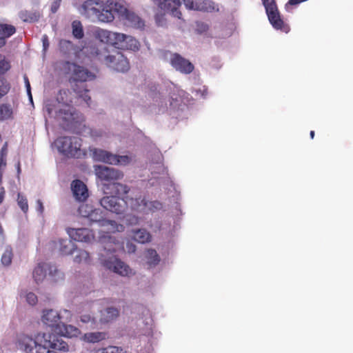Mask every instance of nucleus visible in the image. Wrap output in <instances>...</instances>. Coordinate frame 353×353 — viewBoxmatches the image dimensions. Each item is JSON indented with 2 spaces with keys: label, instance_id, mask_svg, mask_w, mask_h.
I'll list each match as a JSON object with an SVG mask.
<instances>
[{
  "label": "nucleus",
  "instance_id": "f257e3e1",
  "mask_svg": "<svg viewBox=\"0 0 353 353\" xmlns=\"http://www.w3.org/2000/svg\"><path fill=\"white\" fill-rule=\"evenodd\" d=\"M17 343L19 349L24 353H57V351H68L66 342L46 332H39L34 336L21 334L19 335Z\"/></svg>",
  "mask_w": 353,
  "mask_h": 353
},
{
  "label": "nucleus",
  "instance_id": "f03ea898",
  "mask_svg": "<svg viewBox=\"0 0 353 353\" xmlns=\"http://www.w3.org/2000/svg\"><path fill=\"white\" fill-rule=\"evenodd\" d=\"M115 5L122 4L114 0H85L81 5L80 12L87 17L95 16L103 23H110L115 19Z\"/></svg>",
  "mask_w": 353,
  "mask_h": 353
},
{
  "label": "nucleus",
  "instance_id": "7ed1b4c3",
  "mask_svg": "<svg viewBox=\"0 0 353 353\" xmlns=\"http://www.w3.org/2000/svg\"><path fill=\"white\" fill-rule=\"evenodd\" d=\"M95 37L101 43L112 45L117 48L132 51H136L139 48V41L134 37L123 33L98 29L95 32Z\"/></svg>",
  "mask_w": 353,
  "mask_h": 353
},
{
  "label": "nucleus",
  "instance_id": "20e7f679",
  "mask_svg": "<svg viewBox=\"0 0 353 353\" xmlns=\"http://www.w3.org/2000/svg\"><path fill=\"white\" fill-rule=\"evenodd\" d=\"M68 65V70L72 73V79L80 83L76 84L74 87V91L78 94L79 97L84 100L88 106H90V97L88 95V90L84 83L87 81L94 79V75L89 72L87 69L82 66H79L75 63L66 62Z\"/></svg>",
  "mask_w": 353,
  "mask_h": 353
},
{
  "label": "nucleus",
  "instance_id": "39448f33",
  "mask_svg": "<svg viewBox=\"0 0 353 353\" xmlns=\"http://www.w3.org/2000/svg\"><path fill=\"white\" fill-rule=\"evenodd\" d=\"M59 152L68 157L78 158L81 157V139L72 137H63L55 140Z\"/></svg>",
  "mask_w": 353,
  "mask_h": 353
},
{
  "label": "nucleus",
  "instance_id": "423d86ee",
  "mask_svg": "<svg viewBox=\"0 0 353 353\" xmlns=\"http://www.w3.org/2000/svg\"><path fill=\"white\" fill-rule=\"evenodd\" d=\"M46 270H48L50 276L53 278L54 281L63 279V274L56 266L41 263H38L33 270V279L35 280L36 283H39L44 280L45 277H46Z\"/></svg>",
  "mask_w": 353,
  "mask_h": 353
},
{
  "label": "nucleus",
  "instance_id": "0eeeda50",
  "mask_svg": "<svg viewBox=\"0 0 353 353\" xmlns=\"http://www.w3.org/2000/svg\"><path fill=\"white\" fill-rule=\"evenodd\" d=\"M113 14H117L121 20L125 21L126 25L137 29H143L144 21L137 14L130 11L123 5H115Z\"/></svg>",
  "mask_w": 353,
  "mask_h": 353
},
{
  "label": "nucleus",
  "instance_id": "6e6552de",
  "mask_svg": "<svg viewBox=\"0 0 353 353\" xmlns=\"http://www.w3.org/2000/svg\"><path fill=\"white\" fill-rule=\"evenodd\" d=\"M93 155L96 160L107 164L126 165L130 162L127 155L118 156L101 149L94 150Z\"/></svg>",
  "mask_w": 353,
  "mask_h": 353
},
{
  "label": "nucleus",
  "instance_id": "1a4fd4ad",
  "mask_svg": "<svg viewBox=\"0 0 353 353\" xmlns=\"http://www.w3.org/2000/svg\"><path fill=\"white\" fill-rule=\"evenodd\" d=\"M104 61L108 67L117 72H125L129 70L128 60L121 52L117 50L105 56Z\"/></svg>",
  "mask_w": 353,
  "mask_h": 353
},
{
  "label": "nucleus",
  "instance_id": "9d476101",
  "mask_svg": "<svg viewBox=\"0 0 353 353\" xmlns=\"http://www.w3.org/2000/svg\"><path fill=\"white\" fill-rule=\"evenodd\" d=\"M101 206L103 208L117 214H122L126 211V203L124 199L116 196H106L101 199Z\"/></svg>",
  "mask_w": 353,
  "mask_h": 353
},
{
  "label": "nucleus",
  "instance_id": "9b49d317",
  "mask_svg": "<svg viewBox=\"0 0 353 353\" xmlns=\"http://www.w3.org/2000/svg\"><path fill=\"white\" fill-rule=\"evenodd\" d=\"M102 263L105 268L121 276H128L131 274L130 268L115 256H110L103 260Z\"/></svg>",
  "mask_w": 353,
  "mask_h": 353
},
{
  "label": "nucleus",
  "instance_id": "f8f14e48",
  "mask_svg": "<svg viewBox=\"0 0 353 353\" xmlns=\"http://www.w3.org/2000/svg\"><path fill=\"white\" fill-rule=\"evenodd\" d=\"M95 173L98 179L103 181L112 183L123 178V173L118 170L104 165L95 166Z\"/></svg>",
  "mask_w": 353,
  "mask_h": 353
},
{
  "label": "nucleus",
  "instance_id": "ddd939ff",
  "mask_svg": "<svg viewBox=\"0 0 353 353\" xmlns=\"http://www.w3.org/2000/svg\"><path fill=\"white\" fill-rule=\"evenodd\" d=\"M172 68L181 74H189L194 70L193 64L188 59L177 53H173L170 58Z\"/></svg>",
  "mask_w": 353,
  "mask_h": 353
},
{
  "label": "nucleus",
  "instance_id": "4468645a",
  "mask_svg": "<svg viewBox=\"0 0 353 353\" xmlns=\"http://www.w3.org/2000/svg\"><path fill=\"white\" fill-rule=\"evenodd\" d=\"M162 10L170 12L172 16L181 19L182 13L179 10L181 6L180 0H152Z\"/></svg>",
  "mask_w": 353,
  "mask_h": 353
},
{
  "label": "nucleus",
  "instance_id": "2eb2a0df",
  "mask_svg": "<svg viewBox=\"0 0 353 353\" xmlns=\"http://www.w3.org/2000/svg\"><path fill=\"white\" fill-rule=\"evenodd\" d=\"M265 12L268 14L269 23L273 28L283 33H288L290 31V27L281 18L278 10H266Z\"/></svg>",
  "mask_w": 353,
  "mask_h": 353
},
{
  "label": "nucleus",
  "instance_id": "dca6fc26",
  "mask_svg": "<svg viewBox=\"0 0 353 353\" xmlns=\"http://www.w3.org/2000/svg\"><path fill=\"white\" fill-rule=\"evenodd\" d=\"M68 233L70 239L78 242L89 243L94 239V234L88 228L70 229Z\"/></svg>",
  "mask_w": 353,
  "mask_h": 353
},
{
  "label": "nucleus",
  "instance_id": "f3484780",
  "mask_svg": "<svg viewBox=\"0 0 353 353\" xmlns=\"http://www.w3.org/2000/svg\"><path fill=\"white\" fill-rule=\"evenodd\" d=\"M72 195L79 202L85 201L88 197V188L84 183L79 179H74L70 184Z\"/></svg>",
  "mask_w": 353,
  "mask_h": 353
},
{
  "label": "nucleus",
  "instance_id": "a211bd4d",
  "mask_svg": "<svg viewBox=\"0 0 353 353\" xmlns=\"http://www.w3.org/2000/svg\"><path fill=\"white\" fill-rule=\"evenodd\" d=\"M103 190H104V193L106 194L120 197L121 196L128 194L129 191H130V188L125 184L112 182L104 184Z\"/></svg>",
  "mask_w": 353,
  "mask_h": 353
},
{
  "label": "nucleus",
  "instance_id": "6ab92c4d",
  "mask_svg": "<svg viewBox=\"0 0 353 353\" xmlns=\"http://www.w3.org/2000/svg\"><path fill=\"white\" fill-rule=\"evenodd\" d=\"M50 327L57 334L68 338L77 337L81 333L79 328L72 325H65L63 323Z\"/></svg>",
  "mask_w": 353,
  "mask_h": 353
},
{
  "label": "nucleus",
  "instance_id": "aec40b11",
  "mask_svg": "<svg viewBox=\"0 0 353 353\" xmlns=\"http://www.w3.org/2000/svg\"><path fill=\"white\" fill-rule=\"evenodd\" d=\"M74 108L71 105H59L55 110V117L63 122H72L74 119Z\"/></svg>",
  "mask_w": 353,
  "mask_h": 353
},
{
  "label": "nucleus",
  "instance_id": "412c9836",
  "mask_svg": "<svg viewBox=\"0 0 353 353\" xmlns=\"http://www.w3.org/2000/svg\"><path fill=\"white\" fill-rule=\"evenodd\" d=\"M122 199L125 201L126 208H130L132 211L141 212L145 210L146 207H148V201L141 196L136 198L126 196Z\"/></svg>",
  "mask_w": 353,
  "mask_h": 353
},
{
  "label": "nucleus",
  "instance_id": "4be33fe9",
  "mask_svg": "<svg viewBox=\"0 0 353 353\" xmlns=\"http://www.w3.org/2000/svg\"><path fill=\"white\" fill-rule=\"evenodd\" d=\"M60 319H61V317L57 311L52 309L43 310L41 321L44 325H47V327H54L57 325L61 324L62 322Z\"/></svg>",
  "mask_w": 353,
  "mask_h": 353
},
{
  "label": "nucleus",
  "instance_id": "5701e85b",
  "mask_svg": "<svg viewBox=\"0 0 353 353\" xmlns=\"http://www.w3.org/2000/svg\"><path fill=\"white\" fill-rule=\"evenodd\" d=\"M195 10L200 12H218L217 6L211 0H197L195 3Z\"/></svg>",
  "mask_w": 353,
  "mask_h": 353
},
{
  "label": "nucleus",
  "instance_id": "b1692460",
  "mask_svg": "<svg viewBox=\"0 0 353 353\" xmlns=\"http://www.w3.org/2000/svg\"><path fill=\"white\" fill-rule=\"evenodd\" d=\"M75 250V245L68 239L59 240V253L62 255H70Z\"/></svg>",
  "mask_w": 353,
  "mask_h": 353
},
{
  "label": "nucleus",
  "instance_id": "393cba45",
  "mask_svg": "<svg viewBox=\"0 0 353 353\" xmlns=\"http://www.w3.org/2000/svg\"><path fill=\"white\" fill-rule=\"evenodd\" d=\"M107 338L105 332H88L83 336V340L87 343H97L105 340Z\"/></svg>",
  "mask_w": 353,
  "mask_h": 353
},
{
  "label": "nucleus",
  "instance_id": "a878e982",
  "mask_svg": "<svg viewBox=\"0 0 353 353\" xmlns=\"http://www.w3.org/2000/svg\"><path fill=\"white\" fill-rule=\"evenodd\" d=\"M19 18H20L23 22L33 23L38 21L39 14L37 12L21 10L19 12Z\"/></svg>",
  "mask_w": 353,
  "mask_h": 353
},
{
  "label": "nucleus",
  "instance_id": "bb28decb",
  "mask_svg": "<svg viewBox=\"0 0 353 353\" xmlns=\"http://www.w3.org/2000/svg\"><path fill=\"white\" fill-rule=\"evenodd\" d=\"M16 33V28L11 24L0 23V38L6 39Z\"/></svg>",
  "mask_w": 353,
  "mask_h": 353
},
{
  "label": "nucleus",
  "instance_id": "cd10ccee",
  "mask_svg": "<svg viewBox=\"0 0 353 353\" xmlns=\"http://www.w3.org/2000/svg\"><path fill=\"white\" fill-rule=\"evenodd\" d=\"M134 240L140 243H148L150 241V234L145 230H138L134 232Z\"/></svg>",
  "mask_w": 353,
  "mask_h": 353
},
{
  "label": "nucleus",
  "instance_id": "c85d7f7f",
  "mask_svg": "<svg viewBox=\"0 0 353 353\" xmlns=\"http://www.w3.org/2000/svg\"><path fill=\"white\" fill-rule=\"evenodd\" d=\"M59 51L64 54H70L74 50V45L69 40L61 39L59 43Z\"/></svg>",
  "mask_w": 353,
  "mask_h": 353
},
{
  "label": "nucleus",
  "instance_id": "c756f323",
  "mask_svg": "<svg viewBox=\"0 0 353 353\" xmlns=\"http://www.w3.org/2000/svg\"><path fill=\"white\" fill-rule=\"evenodd\" d=\"M72 36L77 39H81L85 35L83 34V28L80 21L74 20L72 23Z\"/></svg>",
  "mask_w": 353,
  "mask_h": 353
},
{
  "label": "nucleus",
  "instance_id": "7c9ffc66",
  "mask_svg": "<svg viewBox=\"0 0 353 353\" xmlns=\"http://www.w3.org/2000/svg\"><path fill=\"white\" fill-rule=\"evenodd\" d=\"M12 109L10 105L3 103L0 105V121L12 119Z\"/></svg>",
  "mask_w": 353,
  "mask_h": 353
},
{
  "label": "nucleus",
  "instance_id": "2f4dec72",
  "mask_svg": "<svg viewBox=\"0 0 353 353\" xmlns=\"http://www.w3.org/2000/svg\"><path fill=\"white\" fill-rule=\"evenodd\" d=\"M84 218L88 219L89 220L90 223H99L101 225H103L105 221L103 219V212L101 210H96L95 212H93V213L89 214L88 216H83Z\"/></svg>",
  "mask_w": 353,
  "mask_h": 353
},
{
  "label": "nucleus",
  "instance_id": "473e14b6",
  "mask_svg": "<svg viewBox=\"0 0 353 353\" xmlns=\"http://www.w3.org/2000/svg\"><path fill=\"white\" fill-rule=\"evenodd\" d=\"M145 258H147L148 264H149L150 267L155 266L159 263V256L157 254L155 250H147V252H145Z\"/></svg>",
  "mask_w": 353,
  "mask_h": 353
},
{
  "label": "nucleus",
  "instance_id": "72a5a7b5",
  "mask_svg": "<svg viewBox=\"0 0 353 353\" xmlns=\"http://www.w3.org/2000/svg\"><path fill=\"white\" fill-rule=\"evenodd\" d=\"M70 93L68 90H59V94H57V103H59V105H70L71 99L69 97Z\"/></svg>",
  "mask_w": 353,
  "mask_h": 353
},
{
  "label": "nucleus",
  "instance_id": "f704fd0d",
  "mask_svg": "<svg viewBox=\"0 0 353 353\" xmlns=\"http://www.w3.org/2000/svg\"><path fill=\"white\" fill-rule=\"evenodd\" d=\"M74 261L77 264L83 263L88 264L90 263V255L85 250H79L77 251V254L74 256Z\"/></svg>",
  "mask_w": 353,
  "mask_h": 353
},
{
  "label": "nucleus",
  "instance_id": "c9c22d12",
  "mask_svg": "<svg viewBox=\"0 0 353 353\" xmlns=\"http://www.w3.org/2000/svg\"><path fill=\"white\" fill-rule=\"evenodd\" d=\"M12 250L10 246H7L5 248L3 255H1V262L4 266H9L12 263Z\"/></svg>",
  "mask_w": 353,
  "mask_h": 353
},
{
  "label": "nucleus",
  "instance_id": "e433bc0d",
  "mask_svg": "<svg viewBox=\"0 0 353 353\" xmlns=\"http://www.w3.org/2000/svg\"><path fill=\"white\" fill-rule=\"evenodd\" d=\"M99 209H94L92 205L89 204H82L80 208H79V214L81 217H84L85 216H88L89 214L94 212L95 211H100Z\"/></svg>",
  "mask_w": 353,
  "mask_h": 353
},
{
  "label": "nucleus",
  "instance_id": "4c0bfd02",
  "mask_svg": "<svg viewBox=\"0 0 353 353\" xmlns=\"http://www.w3.org/2000/svg\"><path fill=\"white\" fill-rule=\"evenodd\" d=\"M122 348L113 346V345H109L104 348H99L98 350H95V352L94 353H122Z\"/></svg>",
  "mask_w": 353,
  "mask_h": 353
},
{
  "label": "nucleus",
  "instance_id": "58836bf2",
  "mask_svg": "<svg viewBox=\"0 0 353 353\" xmlns=\"http://www.w3.org/2000/svg\"><path fill=\"white\" fill-rule=\"evenodd\" d=\"M10 69V63L2 54H0V75L4 74Z\"/></svg>",
  "mask_w": 353,
  "mask_h": 353
},
{
  "label": "nucleus",
  "instance_id": "ea45409f",
  "mask_svg": "<svg viewBox=\"0 0 353 353\" xmlns=\"http://www.w3.org/2000/svg\"><path fill=\"white\" fill-rule=\"evenodd\" d=\"M17 203H18L19 207H20L23 212L26 214L28 210L29 209V206H28L27 199L25 197V196L21 195L20 193H19L18 199H17Z\"/></svg>",
  "mask_w": 353,
  "mask_h": 353
},
{
  "label": "nucleus",
  "instance_id": "a19ab883",
  "mask_svg": "<svg viewBox=\"0 0 353 353\" xmlns=\"http://www.w3.org/2000/svg\"><path fill=\"white\" fill-rule=\"evenodd\" d=\"M105 312H106V319H105L106 322L116 319L119 315V310L115 307H108Z\"/></svg>",
  "mask_w": 353,
  "mask_h": 353
},
{
  "label": "nucleus",
  "instance_id": "79ce46f5",
  "mask_svg": "<svg viewBox=\"0 0 353 353\" xmlns=\"http://www.w3.org/2000/svg\"><path fill=\"white\" fill-rule=\"evenodd\" d=\"M10 83L5 79H0V99L10 91Z\"/></svg>",
  "mask_w": 353,
  "mask_h": 353
},
{
  "label": "nucleus",
  "instance_id": "37998d69",
  "mask_svg": "<svg viewBox=\"0 0 353 353\" xmlns=\"http://www.w3.org/2000/svg\"><path fill=\"white\" fill-rule=\"evenodd\" d=\"M262 3H263L264 8H265V11L278 10L275 0H262Z\"/></svg>",
  "mask_w": 353,
  "mask_h": 353
},
{
  "label": "nucleus",
  "instance_id": "c03bdc74",
  "mask_svg": "<svg viewBox=\"0 0 353 353\" xmlns=\"http://www.w3.org/2000/svg\"><path fill=\"white\" fill-rule=\"evenodd\" d=\"M162 207L163 205L158 201H148L147 208L152 211L159 210Z\"/></svg>",
  "mask_w": 353,
  "mask_h": 353
},
{
  "label": "nucleus",
  "instance_id": "a18cd8bd",
  "mask_svg": "<svg viewBox=\"0 0 353 353\" xmlns=\"http://www.w3.org/2000/svg\"><path fill=\"white\" fill-rule=\"evenodd\" d=\"M26 301L27 303L30 305H36L38 300L37 299V296L33 292H30L26 294Z\"/></svg>",
  "mask_w": 353,
  "mask_h": 353
},
{
  "label": "nucleus",
  "instance_id": "49530a36",
  "mask_svg": "<svg viewBox=\"0 0 353 353\" xmlns=\"http://www.w3.org/2000/svg\"><path fill=\"white\" fill-rule=\"evenodd\" d=\"M197 0H183L185 8L190 10H195V3Z\"/></svg>",
  "mask_w": 353,
  "mask_h": 353
},
{
  "label": "nucleus",
  "instance_id": "de8ad7c7",
  "mask_svg": "<svg viewBox=\"0 0 353 353\" xmlns=\"http://www.w3.org/2000/svg\"><path fill=\"white\" fill-rule=\"evenodd\" d=\"M81 323H94V319L93 316L89 314H83L80 317Z\"/></svg>",
  "mask_w": 353,
  "mask_h": 353
},
{
  "label": "nucleus",
  "instance_id": "09e8293b",
  "mask_svg": "<svg viewBox=\"0 0 353 353\" xmlns=\"http://www.w3.org/2000/svg\"><path fill=\"white\" fill-rule=\"evenodd\" d=\"M6 155H8V142L6 141L5 143H3V147H1L0 150V157H6Z\"/></svg>",
  "mask_w": 353,
  "mask_h": 353
},
{
  "label": "nucleus",
  "instance_id": "8fccbe9b",
  "mask_svg": "<svg viewBox=\"0 0 353 353\" xmlns=\"http://www.w3.org/2000/svg\"><path fill=\"white\" fill-rule=\"evenodd\" d=\"M36 210H37L40 214H42L44 211V206H43V203L41 200H37V201H36Z\"/></svg>",
  "mask_w": 353,
  "mask_h": 353
},
{
  "label": "nucleus",
  "instance_id": "3c124183",
  "mask_svg": "<svg viewBox=\"0 0 353 353\" xmlns=\"http://www.w3.org/2000/svg\"><path fill=\"white\" fill-rule=\"evenodd\" d=\"M24 81L25 86H26L27 94H28L29 97H30V99H32L31 87L30 86L29 80L28 79V77L26 76L24 77Z\"/></svg>",
  "mask_w": 353,
  "mask_h": 353
},
{
  "label": "nucleus",
  "instance_id": "603ef678",
  "mask_svg": "<svg viewBox=\"0 0 353 353\" xmlns=\"http://www.w3.org/2000/svg\"><path fill=\"white\" fill-rule=\"evenodd\" d=\"M91 54L97 57H99V59L101 60V52L99 50V49L97 48H96V46H91Z\"/></svg>",
  "mask_w": 353,
  "mask_h": 353
},
{
  "label": "nucleus",
  "instance_id": "864d4df0",
  "mask_svg": "<svg viewBox=\"0 0 353 353\" xmlns=\"http://www.w3.org/2000/svg\"><path fill=\"white\" fill-rule=\"evenodd\" d=\"M42 45H43V50L46 51L48 47H49V41L46 35L42 37Z\"/></svg>",
  "mask_w": 353,
  "mask_h": 353
},
{
  "label": "nucleus",
  "instance_id": "5fc2aeb1",
  "mask_svg": "<svg viewBox=\"0 0 353 353\" xmlns=\"http://www.w3.org/2000/svg\"><path fill=\"white\" fill-rule=\"evenodd\" d=\"M6 157H0V172H2L1 170L6 168Z\"/></svg>",
  "mask_w": 353,
  "mask_h": 353
},
{
  "label": "nucleus",
  "instance_id": "6e6d98bb",
  "mask_svg": "<svg viewBox=\"0 0 353 353\" xmlns=\"http://www.w3.org/2000/svg\"><path fill=\"white\" fill-rule=\"evenodd\" d=\"M6 195V190H4V188H0V205L3 202L4 196Z\"/></svg>",
  "mask_w": 353,
  "mask_h": 353
},
{
  "label": "nucleus",
  "instance_id": "4d7b16f0",
  "mask_svg": "<svg viewBox=\"0 0 353 353\" xmlns=\"http://www.w3.org/2000/svg\"><path fill=\"white\" fill-rule=\"evenodd\" d=\"M307 0H290L288 1V4L290 6H295L296 4H299L302 2H305Z\"/></svg>",
  "mask_w": 353,
  "mask_h": 353
},
{
  "label": "nucleus",
  "instance_id": "13d9d810",
  "mask_svg": "<svg viewBox=\"0 0 353 353\" xmlns=\"http://www.w3.org/2000/svg\"><path fill=\"white\" fill-rule=\"evenodd\" d=\"M126 247H128V252H135V245L132 244V243H128V245H126Z\"/></svg>",
  "mask_w": 353,
  "mask_h": 353
},
{
  "label": "nucleus",
  "instance_id": "bf43d9fd",
  "mask_svg": "<svg viewBox=\"0 0 353 353\" xmlns=\"http://www.w3.org/2000/svg\"><path fill=\"white\" fill-rule=\"evenodd\" d=\"M5 45H6V39H3L2 38H0V48H1Z\"/></svg>",
  "mask_w": 353,
  "mask_h": 353
},
{
  "label": "nucleus",
  "instance_id": "052dcab7",
  "mask_svg": "<svg viewBox=\"0 0 353 353\" xmlns=\"http://www.w3.org/2000/svg\"><path fill=\"white\" fill-rule=\"evenodd\" d=\"M16 168H17V172H18V174L19 173H21V164L19 163V162L17 163Z\"/></svg>",
  "mask_w": 353,
  "mask_h": 353
},
{
  "label": "nucleus",
  "instance_id": "680f3d73",
  "mask_svg": "<svg viewBox=\"0 0 353 353\" xmlns=\"http://www.w3.org/2000/svg\"><path fill=\"white\" fill-rule=\"evenodd\" d=\"M206 94H207L206 88H203V92H201V96H203L204 97L206 95Z\"/></svg>",
  "mask_w": 353,
  "mask_h": 353
},
{
  "label": "nucleus",
  "instance_id": "e2e57ef3",
  "mask_svg": "<svg viewBox=\"0 0 353 353\" xmlns=\"http://www.w3.org/2000/svg\"><path fill=\"white\" fill-rule=\"evenodd\" d=\"M314 137V131L312 130L310 132V137H311V139H313Z\"/></svg>",
  "mask_w": 353,
  "mask_h": 353
},
{
  "label": "nucleus",
  "instance_id": "0e129e2a",
  "mask_svg": "<svg viewBox=\"0 0 353 353\" xmlns=\"http://www.w3.org/2000/svg\"><path fill=\"white\" fill-rule=\"evenodd\" d=\"M3 234V229L1 225H0V237Z\"/></svg>",
  "mask_w": 353,
  "mask_h": 353
},
{
  "label": "nucleus",
  "instance_id": "69168bd1",
  "mask_svg": "<svg viewBox=\"0 0 353 353\" xmlns=\"http://www.w3.org/2000/svg\"><path fill=\"white\" fill-rule=\"evenodd\" d=\"M2 181V171H0V185H1Z\"/></svg>",
  "mask_w": 353,
  "mask_h": 353
},
{
  "label": "nucleus",
  "instance_id": "338daca9",
  "mask_svg": "<svg viewBox=\"0 0 353 353\" xmlns=\"http://www.w3.org/2000/svg\"><path fill=\"white\" fill-rule=\"evenodd\" d=\"M47 110H48V114H51V112H52L51 109H50V108H48V109H47Z\"/></svg>",
  "mask_w": 353,
  "mask_h": 353
},
{
  "label": "nucleus",
  "instance_id": "774afa93",
  "mask_svg": "<svg viewBox=\"0 0 353 353\" xmlns=\"http://www.w3.org/2000/svg\"><path fill=\"white\" fill-rule=\"evenodd\" d=\"M65 312L69 314V312L67 310H65Z\"/></svg>",
  "mask_w": 353,
  "mask_h": 353
}]
</instances>
